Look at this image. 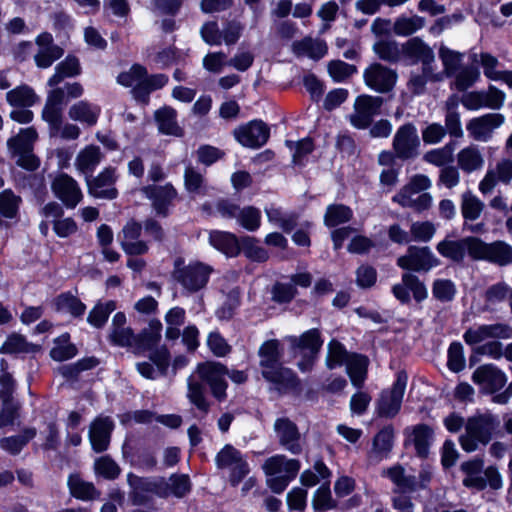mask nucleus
Segmentation results:
<instances>
[{
  "mask_svg": "<svg viewBox=\"0 0 512 512\" xmlns=\"http://www.w3.org/2000/svg\"><path fill=\"white\" fill-rule=\"evenodd\" d=\"M407 382L406 370H399L391 387L381 390L375 401V414L378 418L393 419L399 414Z\"/></svg>",
  "mask_w": 512,
  "mask_h": 512,
  "instance_id": "1",
  "label": "nucleus"
},
{
  "mask_svg": "<svg viewBox=\"0 0 512 512\" xmlns=\"http://www.w3.org/2000/svg\"><path fill=\"white\" fill-rule=\"evenodd\" d=\"M183 258L179 257L174 262V278L191 293L203 289L209 282L212 267L200 261L183 265Z\"/></svg>",
  "mask_w": 512,
  "mask_h": 512,
  "instance_id": "2",
  "label": "nucleus"
},
{
  "mask_svg": "<svg viewBox=\"0 0 512 512\" xmlns=\"http://www.w3.org/2000/svg\"><path fill=\"white\" fill-rule=\"evenodd\" d=\"M397 266L405 273H427L440 265V260L428 246L410 245L406 254L396 260Z\"/></svg>",
  "mask_w": 512,
  "mask_h": 512,
  "instance_id": "3",
  "label": "nucleus"
},
{
  "mask_svg": "<svg viewBox=\"0 0 512 512\" xmlns=\"http://www.w3.org/2000/svg\"><path fill=\"white\" fill-rule=\"evenodd\" d=\"M261 375L281 395L292 394L299 397L303 393L301 379L293 369L284 366V364L268 370H261Z\"/></svg>",
  "mask_w": 512,
  "mask_h": 512,
  "instance_id": "4",
  "label": "nucleus"
},
{
  "mask_svg": "<svg viewBox=\"0 0 512 512\" xmlns=\"http://www.w3.org/2000/svg\"><path fill=\"white\" fill-rule=\"evenodd\" d=\"M197 374L201 381L206 383L212 396L222 402L227 398L228 383L225 380L228 367L218 361H204L197 365Z\"/></svg>",
  "mask_w": 512,
  "mask_h": 512,
  "instance_id": "5",
  "label": "nucleus"
},
{
  "mask_svg": "<svg viewBox=\"0 0 512 512\" xmlns=\"http://www.w3.org/2000/svg\"><path fill=\"white\" fill-rule=\"evenodd\" d=\"M1 400L0 428L14 425L20 416L21 405L14 399L16 391V380L12 374L0 375Z\"/></svg>",
  "mask_w": 512,
  "mask_h": 512,
  "instance_id": "6",
  "label": "nucleus"
},
{
  "mask_svg": "<svg viewBox=\"0 0 512 512\" xmlns=\"http://www.w3.org/2000/svg\"><path fill=\"white\" fill-rule=\"evenodd\" d=\"M233 135L243 147L259 149L268 142L270 127L261 119H253L235 128Z\"/></svg>",
  "mask_w": 512,
  "mask_h": 512,
  "instance_id": "7",
  "label": "nucleus"
},
{
  "mask_svg": "<svg viewBox=\"0 0 512 512\" xmlns=\"http://www.w3.org/2000/svg\"><path fill=\"white\" fill-rule=\"evenodd\" d=\"M363 79L366 86L370 89L381 94H386L394 89L398 74L396 70L379 62H374L364 70Z\"/></svg>",
  "mask_w": 512,
  "mask_h": 512,
  "instance_id": "8",
  "label": "nucleus"
},
{
  "mask_svg": "<svg viewBox=\"0 0 512 512\" xmlns=\"http://www.w3.org/2000/svg\"><path fill=\"white\" fill-rule=\"evenodd\" d=\"M401 283L394 284L391 288L393 296L403 305L411 303V295L416 303H421L428 298V290L423 281L413 273H403Z\"/></svg>",
  "mask_w": 512,
  "mask_h": 512,
  "instance_id": "9",
  "label": "nucleus"
},
{
  "mask_svg": "<svg viewBox=\"0 0 512 512\" xmlns=\"http://www.w3.org/2000/svg\"><path fill=\"white\" fill-rule=\"evenodd\" d=\"M51 190L54 196L68 209H74L83 198L77 181L64 172L57 174L52 180Z\"/></svg>",
  "mask_w": 512,
  "mask_h": 512,
  "instance_id": "10",
  "label": "nucleus"
},
{
  "mask_svg": "<svg viewBox=\"0 0 512 512\" xmlns=\"http://www.w3.org/2000/svg\"><path fill=\"white\" fill-rule=\"evenodd\" d=\"M382 104L383 99L380 96H358L354 104L355 114L350 119L352 126L362 130L369 128L373 117L379 114Z\"/></svg>",
  "mask_w": 512,
  "mask_h": 512,
  "instance_id": "11",
  "label": "nucleus"
},
{
  "mask_svg": "<svg viewBox=\"0 0 512 512\" xmlns=\"http://www.w3.org/2000/svg\"><path fill=\"white\" fill-rule=\"evenodd\" d=\"M419 145L420 140L412 123H406L398 128L393 139V149L397 158L408 160L416 157Z\"/></svg>",
  "mask_w": 512,
  "mask_h": 512,
  "instance_id": "12",
  "label": "nucleus"
},
{
  "mask_svg": "<svg viewBox=\"0 0 512 512\" xmlns=\"http://www.w3.org/2000/svg\"><path fill=\"white\" fill-rule=\"evenodd\" d=\"M145 196L152 201L157 216L166 218L170 215V206L177 197V190L172 183L165 185H147L142 189Z\"/></svg>",
  "mask_w": 512,
  "mask_h": 512,
  "instance_id": "13",
  "label": "nucleus"
},
{
  "mask_svg": "<svg viewBox=\"0 0 512 512\" xmlns=\"http://www.w3.org/2000/svg\"><path fill=\"white\" fill-rule=\"evenodd\" d=\"M471 378L473 383L483 386L484 392L488 394H495L507 382L506 374L492 363L477 367Z\"/></svg>",
  "mask_w": 512,
  "mask_h": 512,
  "instance_id": "14",
  "label": "nucleus"
},
{
  "mask_svg": "<svg viewBox=\"0 0 512 512\" xmlns=\"http://www.w3.org/2000/svg\"><path fill=\"white\" fill-rule=\"evenodd\" d=\"M499 424L500 421L497 416L491 413H484L469 417L466 421L465 429L467 433L475 436L480 441V444L485 446L492 440Z\"/></svg>",
  "mask_w": 512,
  "mask_h": 512,
  "instance_id": "15",
  "label": "nucleus"
},
{
  "mask_svg": "<svg viewBox=\"0 0 512 512\" xmlns=\"http://www.w3.org/2000/svg\"><path fill=\"white\" fill-rule=\"evenodd\" d=\"M114 427V422L109 416H97L91 422L88 436L94 452L103 453L108 449Z\"/></svg>",
  "mask_w": 512,
  "mask_h": 512,
  "instance_id": "16",
  "label": "nucleus"
},
{
  "mask_svg": "<svg viewBox=\"0 0 512 512\" xmlns=\"http://www.w3.org/2000/svg\"><path fill=\"white\" fill-rule=\"evenodd\" d=\"M274 430L281 446L293 455L301 454L300 432L295 422L287 417L277 418L274 423Z\"/></svg>",
  "mask_w": 512,
  "mask_h": 512,
  "instance_id": "17",
  "label": "nucleus"
},
{
  "mask_svg": "<svg viewBox=\"0 0 512 512\" xmlns=\"http://www.w3.org/2000/svg\"><path fill=\"white\" fill-rule=\"evenodd\" d=\"M512 336V329L503 323L483 324L477 329L468 328L463 334L464 342L474 346L487 338L508 339Z\"/></svg>",
  "mask_w": 512,
  "mask_h": 512,
  "instance_id": "18",
  "label": "nucleus"
},
{
  "mask_svg": "<svg viewBox=\"0 0 512 512\" xmlns=\"http://www.w3.org/2000/svg\"><path fill=\"white\" fill-rule=\"evenodd\" d=\"M504 116L500 113H487L472 118L466 125V129L474 140L486 141L492 130L504 123Z\"/></svg>",
  "mask_w": 512,
  "mask_h": 512,
  "instance_id": "19",
  "label": "nucleus"
},
{
  "mask_svg": "<svg viewBox=\"0 0 512 512\" xmlns=\"http://www.w3.org/2000/svg\"><path fill=\"white\" fill-rule=\"evenodd\" d=\"M433 49L418 36L401 44V62L407 66L417 65L421 60H429Z\"/></svg>",
  "mask_w": 512,
  "mask_h": 512,
  "instance_id": "20",
  "label": "nucleus"
},
{
  "mask_svg": "<svg viewBox=\"0 0 512 512\" xmlns=\"http://www.w3.org/2000/svg\"><path fill=\"white\" fill-rule=\"evenodd\" d=\"M114 182V169L111 167L105 168L95 178L87 181L88 193L99 199H116L118 190L115 187L102 189L105 186L113 185Z\"/></svg>",
  "mask_w": 512,
  "mask_h": 512,
  "instance_id": "21",
  "label": "nucleus"
},
{
  "mask_svg": "<svg viewBox=\"0 0 512 512\" xmlns=\"http://www.w3.org/2000/svg\"><path fill=\"white\" fill-rule=\"evenodd\" d=\"M209 244L228 258H234L240 255L241 237L228 231L212 230L209 233Z\"/></svg>",
  "mask_w": 512,
  "mask_h": 512,
  "instance_id": "22",
  "label": "nucleus"
},
{
  "mask_svg": "<svg viewBox=\"0 0 512 512\" xmlns=\"http://www.w3.org/2000/svg\"><path fill=\"white\" fill-rule=\"evenodd\" d=\"M162 329V323L158 318L151 319L148 327L137 334L134 333V349L138 352L152 351L161 341Z\"/></svg>",
  "mask_w": 512,
  "mask_h": 512,
  "instance_id": "23",
  "label": "nucleus"
},
{
  "mask_svg": "<svg viewBox=\"0 0 512 512\" xmlns=\"http://www.w3.org/2000/svg\"><path fill=\"white\" fill-rule=\"evenodd\" d=\"M127 481L131 488H137L156 495L159 498H168V481L162 476L140 477L133 473L127 475Z\"/></svg>",
  "mask_w": 512,
  "mask_h": 512,
  "instance_id": "24",
  "label": "nucleus"
},
{
  "mask_svg": "<svg viewBox=\"0 0 512 512\" xmlns=\"http://www.w3.org/2000/svg\"><path fill=\"white\" fill-rule=\"evenodd\" d=\"M259 366L261 370H268L283 364L284 347L278 339H269L264 341L259 349Z\"/></svg>",
  "mask_w": 512,
  "mask_h": 512,
  "instance_id": "25",
  "label": "nucleus"
},
{
  "mask_svg": "<svg viewBox=\"0 0 512 512\" xmlns=\"http://www.w3.org/2000/svg\"><path fill=\"white\" fill-rule=\"evenodd\" d=\"M410 441L415 448V454L420 459H427L430 453V447L434 439V430L425 423H419L412 426Z\"/></svg>",
  "mask_w": 512,
  "mask_h": 512,
  "instance_id": "26",
  "label": "nucleus"
},
{
  "mask_svg": "<svg viewBox=\"0 0 512 512\" xmlns=\"http://www.w3.org/2000/svg\"><path fill=\"white\" fill-rule=\"evenodd\" d=\"M100 115L101 107L87 100L74 103L68 110V116L71 120L86 124L88 127L95 126Z\"/></svg>",
  "mask_w": 512,
  "mask_h": 512,
  "instance_id": "27",
  "label": "nucleus"
},
{
  "mask_svg": "<svg viewBox=\"0 0 512 512\" xmlns=\"http://www.w3.org/2000/svg\"><path fill=\"white\" fill-rule=\"evenodd\" d=\"M154 120L158 131L162 135L182 136L183 130L177 122V111L168 105L157 109L154 112Z\"/></svg>",
  "mask_w": 512,
  "mask_h": 512,
  "instance_id": "28",
  "label": "nucleus"
},
{
  "mask_svg": "<svg viewBox=\"0 0 512 512\" xmlns=\"http://www.w3.org/2000/svg\"><path fill=\"white\" fill-rule=\"evenodd\" d=\"M369 363V358L365 354L352 353V358L346 365V373L355 388L361 389L364 386Z\"/></svg>",
  "mask_w": 512,
  "mask_h": 512,
  "instance_id": "29",
  "label": "nucleus"
},
{
  "mask_svg": "<svg viewBox=\"0 0 512 512\" xmlns=\"http://www.w3.org/2000/svg\"><path fill=\"white\" fill-rule=\"evenodd\" d=\"M37 435L35 427H25L18 435L3 437L0 439V447L12 456L19 455L23 448Z\"/></svg>",
  "mask_w": 512,
  "mask_h": 512,
  "instance_id": "30",
  "label": "nucleus"
},
{
  "mask_svg": "<svg viewBox=\"0 0 512 512\" xmlns=\"http://www.w3.org/2000/svg\"><path fill=\"white\" fill-rule=\"evenodd\" d=\"M57 312H68L74 318H82L86 312V305L70 291L58 294L53 300Z\"/></svg>",
  "mask_w": 512,
  "mask_h": 512,
  "instance_id": "31",
  "label": "nucleus"
},
{
  "mask_svg": "<svg viewBox=\"0 0 512 512\" xmlns=\"http://www.w3.org/2000/svg\"><path fill=\"white\" fill-rule=\"evenodd\" d=\"M68 487L72 497L82 501L98 499L100 491L92 482L84 481L79 475L71 474L68 478Z\"/></svg>",
  "mask_w": 512,
  "mask_h": 512,
  "instance_id": "32",
  "label": "nucleus"
},
{
  "mask_svg": "<svg viewBox=\"0 0 512 512\" xmlns=\"http://www.w3.org/2000/svg\"><path fill=\"white\" fill-rule=\"evenodd\" d=\"M353 217V210L348 205L342 203L329 204L324 214V225L328 228H335L350 222Z\"/></svg>",
  "mask_w": 512,
  "mask_h": 512,
  "instance_id": "33",
  "label": "nucleus"
},
{
  "mask_svg": "<svg viewBox=\"0 0 512 512\" xmlns=\"http://www.w3.org/2000/svg\"><path fill=\"white\" fill-rule=\"evenodd\" d=\"M293 51L297 55H307L309 58L317 61L327 54L328 47L325 41L305 37L293 43Z\"/></svg>",
  "mask_w": 512,
  "mask_h": 512,
  "instance_id": "34",
  "label": "nucleus"
},
{
  "mask_svg": "<svg viewBox=\"0 0 512 512\" xmlns=\"http://www.w3.org/2000/svg\"><path fill=\"white\" fill-rule=\"evenodd\" d=\"M68 332L62 333L54 339V347L49 352L50 357L57 362H64L74 358L78 354V348L70 341Z\"/></svg>",
  "mask_w": 512,
  "mask_h": 512,
  "instance_id": "35",
  "label": "nucleus"
},
{
  "mask_svg": "<svg viewBox=\"0 0 512 512\" xmlns=\"http://www.w3.org/2000/svg\"><path fill=\"white\" fill-rule=\"evenodd\" d=\"M38 346L28 342L26 337L19 333H11L0 347V354L35 353Z\"/></svg>",
  "mask_w": 512,
  "mask_h": 512,
  "instance_id": "36",
  "label": "nucleus"
},
{
  "mask_svg": "<svg viewBox=\"0 0 512 512\" xmlns=\"http://www.w3.org/2000/svg\"><path fill=\"white\" fill-rule=\"evenodd\" d=\"M352 353L353 352L347 350L342 342L332 339L328 343V351L325 359L326 367L333 370L343 365L346 366L352 358Z\"/></svg>",
  "mask_w": 512,
  "mask_h": 512,
  "instance_id": "37",
  "label": "nucleus"
},
{
  "mask_svg": "<svg viewBox=\"0 0 512 512\" xmlns=\"http://www.w3.org/2000/svg\"><path fill=\"white\" fill-rule=\"evenodd\" d=\"M372 50L384 62L390 64L401 62V45L396 40L381 39L373 44Z\"/></svg>",
  "mask_w": 512,
  "mask_h": 512,
  "instance_id": "38",
  "label": "nucleus"
},
{
  "mask_svg": "<svg viewBox=\"0 0 512 512\" xmlns=\"http://www.w3.org/2000/svg\"><path fill=\"white\" fill-rule=\"evenodd\" d=\"M102 153L99 146L88 145L76 157L75 165L83 173H92L100 163Z\"/></svg>",
  "mask_w": 512,
  "mask_h": 512,
  "instance_id": "39",
  "label": "nucleus"
},
{
  "mask_svg": "<svg viewBox=\"0 0 512 512\" xmlns=\"http://www.w3.org/2000/svg\"><path fill=\"white\" fill-rule=\"evenodd\" d=\"M38 97L33 88L28 85H20L6 94L7 102L13 107L27 108L33 106Z\"/></svg>",
  "mask_w": 512,
  "mask_h": 512,
  "instance_id": "40",
  "label": "nucleus"
},
{
  "mask_svg": "<svg viewBox=\"0 0 512 512\" xmlns=\"http://www.w3.org/2000/svg\"><path fill=\"white\" fill-rule=\"evenodd\" d=\"M258 242V239L253 236H241V253L252 262L264 263L268 261L269 253L264 247L259 246Z\"/></svg>",
  "mask_w": 512,
  "mask_h": 512,
  "instance_id": "41",
  "label": "nucleus"
},
{
  "mask_svg": "<svg viewBox=\"0 0 512 512\" xmlns=\"http://www.w3.org/2000/svg\"><path fill=\"white\" fill-rule=\"evenodd\" d=\"M395 432L392 424L385 425L373 437V451L383 457L387 456L394 444Z\"/></svg>",
  "mask_w": 512,
  "mask_h": 512,
  "instance_id": "42",
  "label": "nucleus"
},
{
  "mask_svg": "<svg viewBox=\"0 0 512 512\" xmlns=\"http://www.w3.org/2000/svg\"><path fill=\"white\" fill-rule=\"evenodd\" d=\"M436 249L441 256L456 263L462 262L466 255L464 238L459 240L444 239L437 244Z\"/></svg>",
  "mask_w": 512,
  "mask_h": 512,
  "instance_id": "43",
  "label": "nucleus"
},
{
  "mask_svg": "<svg viewBox=\"0 0 512 512\" xmlns=\"http://www.w3.org/2000/svg\"><path fill=\"white\" fill-rule=\"evenodd\" d=\"M290 341L292 348L310 350L312 353L318 352L323 344L321 333L317 328L307 330L299 338L292 336Z\"/></svg>",
  "mask_w": 512,
  "mask_h": 512,
  "instance_id": "44",
  "label": "nucleus"
},
{
  "mask_svg": "<svg viewBox=\"0 0 512 512\" xmlns=\"http://www.w3.org/2000/svg\"><path fill=\"white\" fill-rule=\"evenodd\" d=\"M486 261L499 266L511 264L512 246L504 241H494L489 243Z\"/></svg>",
  "mask_w": 512,
  "mask_h": 512,
  "instance_id": "45",
  "label": "nucleus"
},
{
  "mask_svg": "<svg viewBox=\"0 0 512 512\" xmlns=\"http://www.w3.org/2000/svg\"><path fill=\"white\" fill-rule=\"evenodd\" d=\"M425 25L424 17L414 15L412 17H406L401 15L397 17L393 24V32L397 36L407 37L418 30L422 29Z\"/></svg>",
  "mask_w": 512,
  "mask_h": 512,
  "instance_id": "46",
  "label": "nucleus"
},
{
  "mask_svg": "<svg viewBox=\"0 0 512 512\" xmlns=\"http://www.w3.org/2000/svg\"><path fill=\"white\" fill-rule=\"evenodd\" d=\"M192 491V482L188 474L173 473L168 481V497L177 499L186 497Z\"/></svg>",
  "mask_w": 512,
  "mask_h": 512,
  "instance_id": "47",
  "label": "nucleus"
},
{
  "mask_svg": "<svg viewBox=\"0 0 512 512\" xmlns=\"http://www.w3.org/2000/svg\"><path fill=\"white\" fill-rule=\"evenodd\" d=\"M21 197L15 195L11 189L0 192V215L7 219H14L19 214Z\"/></svg>",
  "mask_w": 512,
  "mask_h": 512,
  "instance_id": "48",
  "label": "nucleus"
},
{
  "mask_svg": "<svg viewBox=\"0 0 512 512\" xmlns=\"http://www.w3.org/2000/svg\"><path fill=\"white\" fill-rule=\"evenodd\" d=\"M338 502L332 498L329 482L323 483L316 489L312 499L315 511L324 512L337 508Z\"/></svg>",
  "mask_w": 512,
  "mask_h": 512,
  "instance_id": "49",
  "label": "nucleus"
},
{
  "mask_svg": "<svg viewBox=\"0 0 512 512\" xmlns=\"http://www.w3.org/2000/svg\"><path fill=\"white\" fill-rule=\"evenodd\" d=\"M484 203L475 195L466 192L462 195L461 213L465 221H475L483 211Z\"/></svg>",
  "mask_w": 512,
  "mask_h": 512,
  "instance_id": "50",
  "label": "nucleus"
},
{
  "mask_svg": "<svg viewBox=\"0 0 512 512\" xmlns=\"http://www.w3.org/2000/svg\"><path fill=\"white\" fill-rule=\"evenodd\" d=\"M240 304L241 300L238 289H232L228 293L226 300L215 311V315L219 320L230 321L236 314Z\"/></svg>",
  "mask_w": 512,
  "mask_h": 512,
  "instance_id": "51",
  "label": "nucleus"
},
{
  "mask_svg": "<svg viewBox=\"0 0 512 512\" xmlns=\"http://www.w3.org/2000/svg\"><path fill=\"white\" fill-rule=\"evenodd\" d=\"M480 77L478 65L472 64L463 67L455 77L454 87L456 90L463 92L474 85Z\"/></svg>",
  "mask_w": 512,
  "mask_h": 512,
  "instance_id": "52",
  "label": "nucleus"
},
{
  "mask_svg": "<svg viewBox=\"0 0 512 512\" xmlns=\"http://www.w3.org/2000/svg\"><path fill=\"white\" fill-rule=\"evenodd\" d=\"M134 464L143 470L152 471L157 466L156 451L151 446L137 447L133 452Z\"/></svg>",
  "mask_w": 512,
  "mask_h": 512,
  "instance_id": "53",
  "label": "nucleus"
},
{
  "mask_svg": "<svg viewBox=\"0 0 512 512\" xmlns=\"http://www.w3.org/2000/svg\"><path fill=\"white\" fill-rule=\"evenodd\" d=\"M237 220L247 231L254 232L261 225V211L254 206H247L240 210Z\"/></svg>",
  "mask_w": 512,
  "mask_h": 512,
  "instance_id": "54",
  "label": "nucleus"
},
{
  "mask_svg": "<svg viewBox=\"0 0 512 512\" xmlns=\"http://www.w3.org/2000/svg\"><path fill=\"white\" fill-rule=\"evenodd\" d=\"M357 72V67L342 60H331L328 63V73L336 83L344 82L347 78Z\"/></svg>",
  "mask_w": 512,
  "mask_h": 512,
  "instance_id": "55",
  "label": "nucleus"
},
{
  "mask_svg": "<svg viewBox=\"0 0 512 512\" xmlns=\"http://www.w3.org/2000/svg\"><path fill=\"white\" fill-rule=\"evenodd\" d=\"M458 164L465 172H472L483 164L480 152L474 148H464L458 154Z\"/></svg>",
  "mask_w": 512,
  "mask_h": 512,
  "instance_id": "56",
  "label": "nucleus"
},
{
  "mask_svg": "<svg viewBox=\"0 0 512 512\" xmlns=\"http://www.w3.org/2000/svg\"><path fill=\"white\" fill-rule=\"evenodd\" d=\"M204 177L203 175L196 171L192 167H187L184 171V186L185 189L191 193L196 195H205L206 187L204 185Z\"/></svg>",
  "mask_w": 512,
  "mask_h": 512,
  "instance_id": "57",
  "label": "nucleus"
},
{
  "mask_svg": "<svg viewBox=\"0 0 512 512\" xmlns=\"http://www.w3.org/2000/svg\"><path fill=\"white\" fill-rule=\"evenodd\" d=\"M466 253L474 261H486L488 245L481 238L476 236L464 237Z\"/></svg>",
  "mask_w": 512,
  "mask_h": 512,
  "instance_id": "58",
  "label": "nucleus"
},
{
  "mask_svg": "<svg viewBox=\"0 0 512 512\" xmlns=\"http://www.w3.org/2000/svg\"><path fill=\"white\" fill-rule=\"evenodd\" d=\"M272 300L277 304H289L298 294L292 283L275 282L271 289Z\"/></svg>",
  "mask_w": 512,
  "mask_h": 512,
  "instance_id": "59",
  "label": "nucleus"
},
{
  "mask_svg": "<svg viewBox=\"0 0 512 512\" xmlns=\"http://www.w3.org/2000/svg\"><path fill=\"white\" fill-rule=\"evenodd\" d=\"M447 367L454 373H458L465 368L463 345L458 341H453L448 347Z\"/></svg>",
  "mask_w": 512,
  "mask_h": 512,
  "instance_id": "60",
  "label": "nucleus"
},
{
  "mask_svg": "<svg viewBox=\"0 0 512 512\" xmlns=\"http://www.w3.org/2000/svg\"><path fill=\"white\" fill-rule=\"evenodd\" d=\"M433 297L441 302H449L456 294L455 284L450 279H436L432 284Z\"/></svg>",
  "mask_w": 512,
  "mask_h": 512,
  "instance_id": "61",
  "label": "nucleus"
},
{
  "mask_svg": "<svg viewBox=\"0 0 512 512\" xmlns=\"http://www.w3.org/2000/svg\"><path fill=\"white\" fill-rule=\"evenodd\" d=\"M95 472L107 480H115L119 477L121 469L110 456L106 455L96 460Z\"/></svg>",
  "mask_w": 512,
  "mask_h": 512,
  "instance_id": "62",
  "label": "nucleus"
},
{
  "mask_svg": "<svg viewBox=\"0 0 512 512\" xmlns=\"http://www.w3.org/2000/svg\"><path fill=\"white\" fill-rule=\"evenodd\" d=\"M242 458L241 452L231 444H226L215 457L216 466L219 469H224L232 466Z\"/></svg>",
  "mask_w": 512,
  "mask_h": 512,
  "instance_id": "63",
  "label": "nucleus"
},
{
  "mask_svg": "<svg viewBox=\"0 0 512 512\" xmlns=\"http://www.w3.org/2000/svg\"><path fill=\"white\" fill-rule=\"evenodd\" d=\"M207 346L216 357H225L232 350V347L218 331H212L208 334Z\"/></svg>",
  "mask_w": 512,
  "mask_h": 512,
  "instance_id": "64",
  "label": "nucleus"
}]
</instances>
